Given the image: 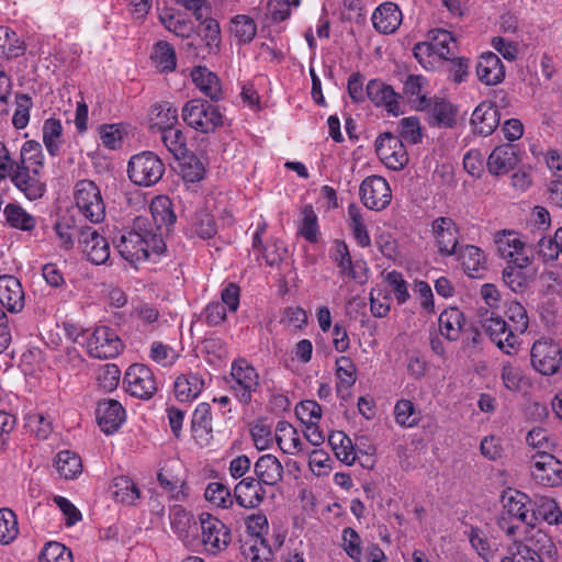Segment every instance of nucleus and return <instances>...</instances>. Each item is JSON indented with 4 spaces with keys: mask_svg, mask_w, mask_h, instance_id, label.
Returning <instances> with one entry per match:
<instances>
[{
    "mask_svg": "<svg viewBox=\"0 0 562 562\" xmlns=\"http://www.w3.org/2000/svg\"><path fill=\"white\" fill-rule=\"evenodd\" d=\"M243 554L249 562H271L273 552L265 538H254L243 547Z\"/></svg>",
    "mask_w": 562,
    "mask_h": 562,
    "instance_id": "5fc2aeb1",
    "label": "nucleus"
},
{
    "mask_svg": "<svg viewBox=\"0 0 562 562\" xmlns=\"http://www.w3.org/2000/svg\"><path fill=\"white\" fill-rule=\"evenodd\" d=\"M95 417L101 430L111 435L117 431L125 420V409L116 400H103L98 403Z\"/></svg>",
    "mask_w": 562,
    "mask_h": 562,
    "instance_id": "a211bd4d",
    "label": "nucleus"
},
{
    "mask_svg": "<svg viewBox=\"0 0 562 562\" xmlns=\"http://www.w3.org/2000/svg\"><path fill=\"white\" fill-rule=\"evenodd\" d=\"M180 160V172L184 181L193 183L203 179L205 168L200 158L188 153Z\"/></svg>",
    "mask_w": 562,
    "mask_h": 562,
    "instance_id": "052dcab7",
    "label": "nucleus"
},
{
    "mask_svg": "<svg viewBox=\"0 0 562 562\" xmlns=\"http://www.w3.org/2000/svg\"><path fill=\"white\" fill-rule=\"evenodd\" d=\"M425 83L426 79L422 75H409L403 85V93L411 102L415 103L416 109L420 111L429 105V99L422 93Z\"/></svg>",
    "mask_w": 562,
    "mask_h": 562,
    "instance_id": "8fccbe9b",
    "label": "nucleus"
},
{
    "mask_svg": "<svg viewBox=\"0 0 562 562\" xmlns=\"http://www.w3.org/2000/svg\"><path fill=\"white\" fill-rule=\"evenodd\" d=\"M201 542L206 552L217 554L226 549L232 540L231 530L220 519L210 515L200 516Z\"/></svg>",
    "mask_w": 562,
    "mask_h": 562,
    "instance_id": "6e6552de",
    "label": "nucleus"
},
{
    "mask_svg": "<svg viewBox=\"0 0 562 562\" xmlns=\"http://www.w3.org/2000/svg\"><path fill=\"white\" fill-rule=\"evenodd\" d=\"M530 469L532 479L542 486L562 484V462L548 451L536 452L531 457Z\"/></svg>",
    "mask_w": 562,
    "mask_h": 562,
    "instance_id": "1a4fd4ad",
    "label": "nucleus"
},
{
    "mask_svg": "<svg viewBox=\"0 0 562 562\" xmlns=\"http://www.w3.org/2000/svg\"><path fill=\"white\" fill-rule=\"evenodd\" d=\"M183 122L201 133H213L223 126L224 115L218 106L201 99L188 101L181 111Z\"/></svg>",
    "mask_w": 562,
    "mask_h": 562,
    "instance_id": "f03ea898",
    "label": "nucleus"
},
{
    "mask_svg": "<svg viewBox=\"0 0 562 562\" xmlns=\"http://www.w3.org/2000/svg\"><path fill=\"white\" fill-rule=\"evenodd\" d=\"M328 442L335 452V456L351 465L356 461V451L351 439L342 431H333L328 437Z\"/></svg>",
    "mask_w": 562,
    "mask_h": 562,
    "instance_id": "49530a36",
    "label": "nucleus"
},
{
    "mask_svg": "<svg viewBox=\"0 0 562 562\" xmlns=\"http://www.w3.org/2000/svg\"><path fill=\"white\" fill-rule=\"evenodd\" d=\"M472 548L479 553L485 561L493 555L492 546L488 537L479 527L471 526L465 531Z\"/></svg>",
    "mask_w": 562,
    "mask_h": 562,
    "instance_id": "69168bd1",
    "label": "nucleus"
},
{
    "mask_svg": "<svg viewBox=\"0 0 562 562\" xmlns=\"http://www.w3.org/2000/svg\"><path fill=\"white\" fill-rule=\"evenodd\" d=\"M0 303L11 313H18L24 307V292L18 278L0 276Z\"/></svg>",
    "mask_w": 562,
    "mask_h": 562,
    "instance_id": "412c9836",
    "label": "nucleus"
},
{
    "mask_svg": "<svg viewBox=\"0 0 562 562\" xmlns=\"http://www.w3.org/2000/svg\"><path fill=\"white\" fill-rule=\"evenodd\" d=\"M429 114L430 125L438 127H452L456 123L457 111L453 105L443 99H429V105L425 109Z\"/></svg>",
    "mask_w": 562,
    "mask_h": 562,
    "instance_id": "72a5a7b5",
    "label": "nucleus"
},
{
    "mask_svg": "<svg viewBox=\"0 0 562 562\" xmlns=\"http://www.w3.org/2000/svg\"><path fill=\"white\" fill-rule=\"evenodd\" d=\"M367 98L376 108L385 109L395 116L403 113L401 109L402 95L381 79H371L366 86Z\"/></svg>",
    "mask_w": 562,
    "mask_h": 562,
    "instance_id": "2eb2a0df",
    "label": "nucleus"
},
{
    "mask_svg": "<svg viewBox=\"0 0 562 562\" xmlns=\"http://www.w3.org/2000/svg\"><path fill=\"white\" fill-rule=\"evenodd\" d=\"M169 518L171 529L183 541L194 536L199 529L194 517L181 506H173Z\"/></svg>",
    "mask_w": 562,
    "mask_h": 562,
    "instance_id": "473e14b6",
    "label": "nucleus"
},
{
    "mask_svg": "<svg viewBox=\"0 0 562 562\" xmlns=\"http://www.w3.org/2000/svg\"><path fill=\"white\" fill-rule=\"evenodd\" d=\"M495 244L497 252L503 258L508 259V263H514L516 257L527 256L525 252V243L515 232L498 233L495 237Z\"/></svg>",
    "mask_w": 562,
    "mask_h": 562,
    "instance_id": "f704fd0d",
    "label": "nucleus"
},
{
    "mask_svg": "<svg viewBox=\"0 0 562 562\" xmlns=\"http://www.w3.org/2000/svg\"><path fill=\"white\" fill-rule=\"evenodd\" d=\"M75 204L91 223H101L105 217V204L101 191L91 180H80L75 187Z\"/></svg>",
    "mask_w": 562,
    "mask_h": 562,
    "instance_id": "39448f33",
    "label": "nucleus"
},
{
    "mask_svg": "<svg viewBox=\"0 0 562 562\" xmlns=\"http://www.w3.org/2000/svg\"><path fill=\"white\" fill-rule=\"evenodd\" d=\"M151 223L157 227V233H161V228L168 231L176 222V214L172 210V202L168 196L159 195L153 199L150 203Z\"/></svg>",
    "mask_w": 562,
    "mask_h": 562,
    "instance_id": "2f4dec72",
    "label": "nucleus"
},
{
    "mask_svg": "<svg viewBox=\"0 0 562 562\" xmlns=\"http://www.w3.org/2000/svg\"><path fill=\"white\" fill-rule=\"evenodd\" d=\"M40 562H72V554L64 544L53 541L43 548Z\"/></svg>",
    "mask_w": 562,
    "mask_h": 562,
    "instance_id": "774afa93",
    "label": "nucleus"
},
{
    "mask_svg": "<svg viewBox=\"0 0 562 562\" xmlns=\"http://www.w3.org/2000/svg\"><path fill=\"white\" fill-rule=\"evenodd\" d=\"M375 151L380 160L392 170H401L408 162V155L402 139L385 132L375 139Z\"/></svg>",
    "mask_w": 562,
    "mask_h": 562,
    "instance_id": "f8f14e48",
    "label": "nucleus"
},
{
    "mask_svg": "<svg viewBox=\"0 0 562 562\" xmlns=\"http://www.w3.org/2000/svg\"><path fill=\"white\" fill-rule=\"evenodd\" d=\"M499 124V113L496 106L488 102L480 103L471 115V125L476 134L491 135Z\"/></svg>",
    "mask_w": 562,
    "mask_h": 562,
    "instance_id": "5701e85b",
    "label": "nucleus"
},
{
    "mask_svg": "<svg viewBox=\"0 0 562 562\" xmlns=\"http://www.w3.org/2000/svg\"><path fill=\"white\" fill-rule=\"evenodd\" d=\"M161 140L175 159L180 160L189 153L187 137L178 127H172L161 133Z\"/></svg>",
    "mask_w": 562,
    "mask_h": 562,
    "instance_id": "603ef678",
    "label": "nucleus"
},
{
    "mask_svg": "<svg viewBox=\"0 0 562 562\" xmlns=\"http://www.w3.org/2000/svg\"><path fill=\"white\" fill-rule=\"evenodd\" d=\"M200 21L199 35L205 43L204 49L209 55H217L221 47V29L215 19L205 15Z\"/></svg>",
    "mask_w": 562,
    "mask_h": 562,
    "instance_id": "ea45409f",
    "label": "nucleus"
},
{
    "mask_svg": "<svg viewBox=\"0 0 562 562\" xmlns=\"http://www.w3.org/2000/svg\"><path fill=\"white\" fill-rule=\"evenodd\" d=\"M395 422L404 427H414L417 425L420 413L416 411L409 400H400L394 407Z\"/></svg>",
    "mask_w": 562,
    "mask_h": 562,
    "instance_id": "680f3d73",
    "label": "nucleus"
},
{
    "mask_svg": "<svg viewBox=\"0 0 562 562\" xmlns=\"http://www.w3.org/2000/svg\"><path fill=\"white\" fill-rule=\"evenodd\" d=\"M519 162L518 150L512 144L496 146L487 159V170L494 176H504Z\"/></svg>",
    "mask_w": 562,
    "mask_h": 562,
    "instance_id": "aec40b11",
    "label": "nucleus"
},
{
    "mask_svg": "<svg viewBox=\"0 0 562 562\" xmlns=\"http://www.w3.org/2000/svg\"><path fill=\"white\" fill-rule=\"evenodd\" d=\"M459 260L464 271L471 278H479L480 272L486 268V259L483 251L474 245H465L457 249Z\"/></svg>",
    "mask_w": 562,
    "mask_h": 562,
    "instance_id": "e433bc0d",
    "label": "nucleus"
},
{
    "mask_svg": "<svg viewBox=\"0 0 562 562\" xmlns=\"http://www.w3.org/2000/svg\"><path fill=\"white\" fill-rule=\"evenodd\" d=\"M464 324V315L458 307L443 310L438 318V327L441 336L450 341L459 339Z\"/></svg>",
    "mask_w": 562,
    "mask_h": 562,
    "instance_id": "c85d7f7f",
    "label": "nucleus"
},
{
    "mask_svg": "<svg viewBox=\"0 0 562 562\" xmlns=\"http://www.w3.org/2000/svg\"><path fill=\"white\" fill-rule=\"evenodd\" d=\"M504 509L509 515L527 526L532 527V518L530 517L531 509L527 507V495L515 491L509 496H504Z\"/></svg>",
    "mask_w": 562,
    "mask_h": 562,
    "instance_id": "c03bdc74",
    "label": "nucleus"
},
{
    "mask_svg": "<svg viewBox=\"0 0 562 562\" xmlns=\"http://www.w3.org/2000/svg\"><path fill=\"white\" fill-rule=\"evenodd\" d=\"M204 387V380L198 373L179 375L173 383L175 396L179 402H191Z\"/></svg>",
    "mask_w": 562,
    "mask_h": 562,
    "instance_id": "7c9ffc66",
    "label": "nucleus"
},
{
    "mask_svg": "<svg viewBox=\"0 0 562 562\" xmlns=\"http://www.w3.org/2000/svg\"><path fill=\"white\" fill-rule=\"evenodd\" d=\"M430 233L438 254L442 257L457 255L460 232L456 222L448 216H439L430 224Z\"/></svg>",
    "mask_w": 562,
    "mask_h": 562,
    "instance_id": "ddd939ff",
    "label": "nucleus"
},
{
    "mask_svg": "<svg viewBox=\"0 0 562 562\" xmlns=\"http://www.w3.org/2000/svg\"><path fill=\"white\" fill-rule=\"evenodd\" d=\"M127 173L133 183L150 187L162 178L165 164L155 153L143 151L131 157Z\"/></svg>",
    "mask_w": 562,
    "mask_h": 562,
    "instance_id": "20e7f679",
    "label": "nucleus"
},
{
    "mask_svg": "<svg viewBox=\"0 0 562 562\" xmlns=\"http://www.w3.org/2000/svg\"><path fill=\"white\" fill-rule=\"evenodd\" d=\"M505 313L510 322V328L518 337L527 330L529 319L527 311L521 303L517 301L507 302Z\"/></svg>",
    "mask_w": 562,
    "mask_h": 562,
    "instance_id": "13d9d810",
    "label": "nucleus"
},
{
    "mask_svg": "<svg viewBox=\"0 0 562 562\" xmlns=\"http://www.w3.org/2000/svg\"><path fill=\"white\" fill-rule=\"evenodd\" d=\"M342 548L355 562H362L361 538L351 527H346L341 535Z\"/></svg>",
    "mask_w": 562,
    "mask_h": 562,
    "instance_id": "338daca9",
    "label": "nucleus"
},
{
    "mask_svg": "<svg viewBox=\"0 0 562 562\" xmlns=\"http://www.w3.org/2000/svg\"><path fill=\"white\" fill-rule=\"evenodd\" d=\"M427 38L430 43V47L435 55L442 59H449L452 56L456 48V38L452 34L443 29L430 30L427 34Z\"/></svg>",
    "mask_w": 562,
    "mask_h": 562,
    "instance_id": "79ce46f5",
    "label": "nucleus"
},
{
    "mask_svg": "<svg viewBox=\"0 0 562 562\" xmlns=\"http://www.w3.org/2000/svg\"><path fill=\"white\" fill-rule=\"evenodd\" d=\"M475 68L479 80L487 86L497 85L505 78V67L499 57L492 52L483 53Z\"/></svg>",
    "mask_w": 562,
    "mask_h": 562,
    "instance_id": "4be33fe9",
    "label": "nucleus"
},
{
    "mask_svg": "<svg viewBox=\"0 0 562 562\" xmlns=\"http://www.w3.org/2000/svg\"><path fill=\"white\" fill-rule=\"evenodd\" d=\"M362 203L370 210L381 211L385 209L392 199L387 181L380 176L366 178L359 189Z\"/></svg>",
    "mask_w": 562,
    "mask_h": 562,
    "instance_id": "4468645a",
    "label": "nucleus"
},
{
    "mask_svg": "<svg viewBox=\"0 0 562 562\" xmlns=\"http://www.w3.org/2000/svg\"><path fill=\"white\" fill-rule=\"evenodd\" d=\"M151 59L156 68L161 72L173 71L177 67L176 50L165 41H159L155 44Z\"/></svg>",
    "mask_w": 562,
    "mask_h": 562,
    "instance_id": "09e8293b",
    "label": "nucleus"
},
{
    "mask_svg": "<svg viewBox=\"0 0 562 562\" xmlns=\"http://www.w3.org/2000/svg\"><path fill=\"white\" fill-rule=\"evenodd\" d=\"M348 215L350 218V228L353 237L361 247H368L371 245V238L367 231V226L363 222L362 215L360 214L356 205H350L348 209Z\"/></svg>",
    "mask_w": 562,
    "mask_h": 562,
    "instance_id": "e2e57ef3",
    "label": "nucleus"
},
{
    "mask_svg": "<svg viewBox=\"0 0 562 562\" xmlns=\"http://www.w3.org/2000/svg\"><path fill=\"white\" fill-rule=\"evenodd\" d=\"M530 263L529 256L516 257L514 263H508L503 270V281L514 293H524L527 291L530 277L524 271V268Z\"/></svg>",
    "mask_w": 562,
    "mask_h": 562,
    "instance_id": "b1692460",
    "label": "nucleus"
},
{
    "mask_svg": "<svg viewBox=\"0 0 562 562\" xmlns=\"http://www.w3.org/2000/svg\"><path fill=\"white\" fill-rule=\"evenodd\" d=\"M477 316L484 333L502 351L512 355L517 350L519 337L502 316L483 307L479 308Z\"/></svg>",
    "mask_w": 562,
    "mask_h": 562,
    "instance_id": "7ed1b4c3",
    "label": "nucleus"
},
{
    "mask_svg": "<svg viewBox=\"0 0 562 562\" xmlns=\"http://www.w3.org/2000/svg\"><path fill=\"white\" fill-rule=\"evenodd\" d=\"M150 120L160 133L172 128L178 123V110L169 102L162 101L151 106Z\"/></svg>",
    "mask_w": 562,
    "mask_h": 562,
    "instance_id": "37998d69",
    "label": "nucleus"
},
{
    "mask_svg": "<svg viewBox=\"0 0 562 562\" xmlns=\"http://www.w3.org/2000/svg\"><path fill=\"white\" fill-rule=\"evenodd\" d=\"M79 244L88 259L94 265H103L110 258V244L94 228L86 226L75 228Z\"/></svg>",
    "mask_w": 562,
    "mask_h": 562,
    "instance_id": "dca6fc26",
    "label": "nucleus"
},
{
    "mask_svg": "<svg viewBox=\"0 0 562 562\" xmlns=\"http://www.w3.org/2000/svg\"><path fill=\"white\" fill-rule=\"evenodd\" d=\"M193 233L202 239H210L217 233L214 216L205 211L195 213L192 223Z\"/></svg>",
    "mask_w": 562,
    "mask_h": 562,
    "instance_id": "0e129e2a",
    "label": "nucleus"
},
{
    "mask_svg": "<svg viewBox=\"0 0 562 562\" xmlns=\"http://www.w3.org/2000/svg\"><path fill=\"white\" fill-rule=\"evenodd\" d=\"M123 342L116 331L109 326H99L91 334L88 342V353L97 359H112L123 350Z\"/></svg>",
    "mask_w": 562,
    "mask_h": 562,
    "instance_id": "9d476101",
    "label": "nucleus"
},
{
    "mask_svg": "<svg viewBox=\"0 0 562 562\" xmlns=\"http://www.w3.org/2000/svg\"><path fill=\"white\" fill-rule=\"evenodd\" d=\"M63 131L64 128L59 120L49 117L44 121L42 128L43 143L52 157H56L60 154L64 144Z\"/></svg>",
    "mask_w": 562,
    "mask_h": 562,
    "instance_id": "58836bf2",
    "label": "nucleus"
},
{
    "mask_svg": "<svg viewBox=\"0 0 562 562\" xmlns=\"http://www.w3.org/2000/svg\"><path fill=\"white\" fill-rule=\"evenodd\" d=\"M229 31L238 45H245L255 38L257 24L249 15L238 14L231 20Z\"/></svg>",
    "mask_w": 562,
    "mask_h": 562,
    "instance_id": "a19ab883",
    "label": "nucleus"
},
{
    "mask_svg": "<svg viewBox=\"0 0 562 562\" xmlns=\"http://www.w3.org/2000/svg\"><path fill=\"white\" fill-rule=\"evenodd\" d=\"M191 431L195 440L207 443L213 437L211 406L200 403L192 415Z\"/></svg>",
    "mask_w": 562,
    "mask_h": 562,
    "instance_id": "cd10ccee",
    "label": "nucleus"
},
{
    "mask_svg": "<svg viewBox=\"0 0 562 562\" xmlns=\"http://www.w3.org/2000/svg\"><path fill=\"white\" fill-rule=\"evenodd\" d=\"M25 44L18 34L7 26H0V57L13 59L22 56Z\"/></svg>",
    "mask_w": 562,
    "mask_h": 562,
    "instance_id": "a18cd8bd",
    "label": "nucleus"
},
{
    "mask_svg": "<svg viewBox=\"0 0 562 562\" xmlns=\"http://www.w3.org/2000/svg\"><path fill=\"white\" fill-rule=\"evenodd\" d=\"M336 378L338 379L337 391L349 390L357 381V369L353 361L346 356L336 359Z\"/></svg>",
    "mask_w": 562,
    "mask_h": 562,
    "instance_id": "864d4df0",
    "label": "nucleus"
},
{
    "mask_svg": "<svg viewBox=\"0 0 562 562\" xmlns=\"http://www.w3.org/2000/svg\"><path fill=\"white\" fill-rule=\"evenodd\" d=\"M532 368L542 375H553L562 368V347L547 340L536 341L530 350Z\"/></svg>",
    "mask_w": 562,
    "mask_h": 562,
    "instance_id": "9b49d317",
    "label": "nucleus"
},
{
    "mask_svg": "<svg viewBox=\"0 0 562 562\" xmlns=\"http://www.w3.org/2000/svg\"><path fill=\"white\" fill-rule=\"evenodd\" d=\"M19 535L18 518L10 508L0 509V542L11 543Z\"/></svg>",
    "mask_w": 562,
    "mask_h": 562,
    "instance_id": "bf43d9fd",
    "label": "nucleus"
},
{
    "mask_svg": "<svg viewBox=\"0 0 562 562\" xmlns=\"http://www.w3.org/2000/svg\"><path fill=\"white\" fill-rule=\"evenodd\" d=\"M530 517L532 518V527L539 520L547 521L550 525H558L562 520V510L554 499L546 496H536L532 502Z\"/></svg>",
    "mask_w": 562,
    "mask_h": 562,
    "instance_id": "c756f323",
    "label": "nucleus"
},
{
    "mask_svg": "<svg viewBox=\"0 0 562 562\" xmlns=\"http://www.w3.org/2000/svg\"><path fill=\"white\" fill-rule=\"evenodd\" d=\"M55 467L60 476L66 480L77 477L82 472L80 457L69 450L59 451L55 458Z\"/></svg>",
    "mask_w": 562,
    "mask_h": 562,
    "instance_id": "de8ad7c7",
    "label": "nucleus"
},
{
    "mask_svg": "<svg viewBox=\"0 0 562 562\" xmlns=\"http://www.w3.org/2000/svg\"><path fill=\"white\" fill-rule=\"evenodd\" d=\"M256 479L263 485L274 486L283 479V465L272 454L259 457L254 465Z\"/></svg>",
    "mask_w": 562,
    "mask_h": 562,
    "instance_id": "a878e982",
    "label": "nucleus"
},
{
    "mask_svg": "<svg viewBox=\"0 0 562 562\" xmlns=\"http://www.w3.org/2000/svg\"><path fill=\"white\" fill-rule=\"evenodd\" d=\"M12 183L31 200L43 196L46 186L41 179V170L27 167H16L10 176Z\"/></svg>",
    "mask_w": 562,
    "mask_h": 562,
    "instance_id": "f3484780",
    "label": "nucleus"
},
{
    "mask_svg": "<svg viewBox=\"0 0 562 562\" xmlns=\"http://www.w3.org/2000/svg\"><path fill=\"white\" fill-rule=\"evenodd\" d=\"M113 243L123 259L137 265L159 256L166 249L162 234L157 233L149 217L137 216L132 225L114 237Z\"/></svg>",
    "mask_w": 562,
    "mask_h": 562,
    "instance_id": "f257e3e1",
    "label": "nucleus"
},
{
    "mask_svg": "<svg viewBox=\"0 0 562 562\" xmlns=\"http://www.w3.org/2000/svg\"><path fill=\"white\" fill-rule=\"evenodd\" d=\"M204 496L207 502L224 509L232 507L235 501L228 486L221 482L209 483Z\"/></svg>",
    "mask_w": 562,
    "mask_h": 562,
    "instance_id": "6e6d98bb",
    "label": "nucleus"
},
{
    "mask_svg": "<svg viewBox=\"0 0 562 562\" xmlns=\"http://www.w3.org/2000/svg\"><path fill=\"white\" fill-rule=\"evenodd\" d=\"M276 441L279 448L288 454H297L303 450L296 429L288 422L280 420L276 426Z\"/></svg>",
    "mask_w": 562,
    "mask_h": 562,
    "instance_id": "c9c22d12",
    "label": "nucleus"
},
{
    "mask_svg": "<svg viewBox=\"0 0 562 562\" xmlns=\"http://www.w3.org/2000/svg\"><path fill=\"white\" fill-rule=\"evenodd\" d=\"M191 78L195 87L210 100L223 99V90L218 77L206 67L198 66L191 71Z\"/></svg>",
    "mask_w": 562,
    "mask_h": 562,
    "instance_id": "bb28decb",
    "label": "nucleus"
},
{
    "mask_svg": "<svg viewBox=\"0 0 562 562\" xmlns=\"http://www.w3.org/2000/svg\"><path fill=\"white\" fill-rule=\"evenodd\" d=\"M126 392L140 400H149L157 392V382L151 369L142 363L130 366L124 374Z\"/></svg>",
    "mask_w": 562,
    "mask_h": 562,
    "instance_id": "0eeeda50",
    "label": "nucleus"
},
{
    "mask_svg": "<svg viewBox=\"0 0 562 562\" xmlns=\"http://www.w3.org/2000/svg\"><path fill=\"white\" fill-rule=\"evenodd\" d=\"M43 159L41 144L36 140H27L21 148L20 161H18L16 167L23 166L42 170Z\"/></svg>",
    "mask_w": 562,
    "mask_h": 562,
    "instance_id": "4d7b16f0",
    "label": "nucleus"
},
{
    "mask_svg": "<svg viewBox=\"0 0 562 562\" xmlns=\"http://www.w3.org/2000/svg\"><path fill=\"white\" fill-rule=\"evenodd\" d=\"M374 29L383 34L394 33L402 23V12L393 2L380 4L372 14Z\"/></svg>",
    "mask_w": 562,
    "mask_h": 562,
    "instance_id": "393cba45",
    "label": "nucleus"
},
{
    "mask_svg": "<svg viewBox=\"0 0 562 562\" xmlns=\"http://www.w3.org/2000/svg\"><path fill=\"white\" fill-rule=\"evenodd\" d=\"M231 376L233 393L241 404L248 405L252 400V394L260 387L257 370L246 359L238 358L232 362Z\"/></svg>",
    "mask_w": 562,
    "mask_h": 562,
    "instance_id": "423d86ee",
    "label": "nucleus"
},
{
    "mask_svg": "<svg viewBox=\"0 0 562 562\" xmlns=\"http://www.w3.org/2000/svg\"><path fill=\"white\" fill-rule=\"evenodd\" d=\"M237 504L247 509L257 508L266 498V488L256 477L241 479L234 488Z\"/></svg>",
    "mask_w": 562,
    "mask_h": 562,
    "instance_id": "6ab92c4d",
    "label": "nucleus"
},
{
    "mask_svg": "<svg viewBox=\"0 0 562 562\" xmlns=\"http://www.w3.org/2000/svg\"><path fill=\"white\" fill-rule=\"evenodd\" d=\"M3 213L7 223L13 228L30 232L36 225L35 217L18 204L9 203Z\"/></svg>",
    "mask_w": 562,
    "mask_h": 562,
    "instance_id": "3c124183",
    "label": "nucleus"
},
{
    "mask_svg": "<svg viewBox=\"0 0 562 562\" xmlns=\"http://www.w3.org/2000/svg\"><path fill=\"white\" fill-rule=\"evenodd\" d=\"M112 497L124 505H135L140 497V491L134 481L125 475L114 477L110 485Z\"/></svg>",
    "mask_w": 562,
    "mask_h": 562,
    "instance_id": "4c0bfd02",
    "label": "nucleus"
}]
</instances>
